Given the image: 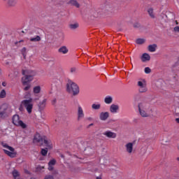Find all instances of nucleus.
Segmentation results:
<instances>
[{
	"instance_id": "49530a36",
	"label": "nucleus",
	"mask_w": 179,
	"mask_h": 179,
	"mask_svg": "<svg viewBox=\"0 0 179 179\" xmlns=\"http://www.w3.org/2000/svg\"><path fill=\"white\" fill-rule=\"evenodd\" d=\"M176 122H178V124H179V118H176Z\"/></svg>"
},
{
	"instance_id": "20e7f679",
	"label": "nucleus",
	"mask_w": 179,
	"mask_h": 179,
	"mask_svg": "<svg viewBox=\"0 0 179 179\" xmlns=\"http://www.w3.org/2000/svg\"><path fill=\"white\" fill-rule=\"evenodd\" d=\"M33 101H34V98H29L22 101V106L26 108L29 114H31V111L33 110Z\"/></svg>"
},
{
	"instance_id": "4c0bfd02",
	"label": "nucleus",
	"mask_w": 179,
	"mask_h": 179,
	"mask_svg": "<svg viewBox=\"0 0 179 179\" xmlns=\"http://www.w3.org/2000/svg\"><path fill=\"white\" fill-rule=\"evenodd\" d=\"M44 179H54V176H52L51 175H47L45 176Z\"/></svg>"
},
{
	"instance_id": "f704fd0d",
	"label": "nucleus",
	"mask_w": 179,
	"mask_h": 179,
	"mask_svg": "<svg viewBox=\"0 0 179 179\" xmlns=\"http://www.w3.org/2000/svg\"><path fill=\"white\" fill-rule=\"evenodd\" d=\"M144 72L145 73H150V72H152V69H150V68L149 67H145L144 69Z\"/></svg>"
},
{
	"instance_id": "9d476101",
	"label": "nucleus",
	"mask_w": 179,
	"mask_h": 179,
	"mask_svg": "<svg viewBox=\"0 0 179 179\" xmlns=\"http://www.w3.org/2000/svg\"><path fill=\"white\" fill-rule=\"evenodd\" d=\"M109 111L111 114H117L120 111V105L113 103L109 107Z\"/></svg>"
},
{
	"instance_id": "cd10ccee",
	"label": "nucleus",
	"mask_w": 179,
	"mask_h": 179,
	"mask_svg": "<svg viewBox=\"0 0 179 179\" xmlns=\"http://www.w3.org/2000/svg\"><path fill=\"white\" fill-rule=\"evenodd\" d=\"M104 103H106V104H111V103H113V98L110 96H106L104 99Z\"/></svg>"
},
{
	"instance_id": "79ce46f5",
	"label": "nucleus",
	"mask_w": 179,
	"mask_h": 179,
	"mask_svg": "<svg viewBox=\"0 0 179 179\" xmlns=\"http://www.w3.org/2000/svg\"><path fill=\"white\" fill-rule=\"evenodd\" d=\"M55 103H57V99H53L52 101V104L54 106V104H55Z\"/></svg>"
},
{
	"instance_id": "bb28decb",
	"label": "nucleus",
	"mask_w": 179,
	"mask_h": 179,
	"mask_svg": "<svg viewBox=\"0 0 179 179\" xmlns=\"http://www.w3.org/2000/svg\"><path fill=\"white\" fill-rule=\"evenodd\" d=\"M148 13L152 19H155V12L153 11V8H148Z\"/></svg>"
},
{
	"instance_id": "6e6552de",
	"label": "nucleus",
	"mask_w": 179,
	"mask_h": 179,
	"mask_svg": "<svg viewBox=\"0 0 179 179\" xmlns=\"http://www.w3.org/2000/svg\"><path fill=\"white\" fill-rule=\"evenodd\" d=\"M33 99L34 101H38V100H40V93H41V87L40 85L35 86L33 88Z\"/></svg>"
},
{
	"instance_id": "7c9ffc66",
	"label": "nucleus",
	"mask_w": 179,
	"mask_h": 179,
	"mask_svg": "<svg viewBox=\"0 0 179 179\" xmlns=\"http://www.w3.org/2000/svg\"><path fill=\"white\" fill-rule=\"evenodd\" d=\"M16 0H8V6H15V5H16Z\"/></svg>"
},
{
	"instance_id": "37998d69",
	"label": "nucleus",
	"mask_w": 179,
	"mask_h": 179,
	"mask_svg": "<svg viewBox=\"0 0 179 179\" xmlns=\"http://www.w3.org/2000/svg\"><path fill=\"white\" fill-rule=\"evenodd\" d=\"M2 86H3V87H6V83L3 82L2 83Z\"/></svg>"
},
{
	"instance_id": "9b49d317",
	"label": "nucleus",
	"mask_w": 179,
	"mask_h": 179,
	"mask_svg": "<svg viewBox=\"0 0 179 179\" xmlns=\"http://www.w3.org/2000/svg\"><path fill=\"white\" fill-rule=\"evenodd\" d=\"M103 135L110 139H115L117 138V133L113 132L110 130L106 131L103 133Z\"/></svg>"
},
{
	"instance_id": "58836bf2",
	"label": "nucleus",
	"mask_w": 179,
	"mask_h": 179,
	"mask_svg": "<svg viewBox=\"0 0 179 179\" xmlns=\"http://www.w3.org/2000/svg\"><path fill=\"white\" fill-rule=\"evenodd\" d=\"M146 152H147V149H146V148H144L141 149V153L142 155H145V153H146Z\"/></svg>"
},
{
	"instance_id": "0eeeda50",
	"label": "nucleus",
	"mask_w": 179,
	"mask_h": 179,
	"mask_svg": "<svg viewBox=\"0 0 179 179\" xmlns=\"http://www.w3.org/2000/svg\"><path fill=\"white\" fill-rule=\"evenodd\" d=\"M134 143L131 142H129L127 143L124 145V151L126 153H127V155H134V152H135V148L134 147Z\"/></svg>"
},
{
	"instance_id": "393cba45",
	"label": "nucleus",
	"mask_w": 179,
	"mask_h": 179,
	"mask_svg": "<svg viewBox=\"0 0 179 179\" xmlns=\"http://www.w3.org/2000/svg\"><path fill=\"white\" fill-rule=\"evenodd\" d=\"M69 27V29H71V30H76V29L79 27V23L74 22V23L70 24Z\"/></svg>"
},
{
	"instance_id": "7ed1b4c3",
	"label": "nucleus",
	"mask_w": 179,
	"mask_h": 179,
	"mask_svg": "<svg viewBox=\"0 0 179 179\" xmlns=\"http://www.w3.org/2000/svg\"><path fill=\"white\" fill-rule=\"evenodd\" d=\"M67 92L73 94V96H77V94H79V87L73 81H69L67 83Z\"/></svg>"
},
{
	"instance_id": "39448f33",
	"label": "nucleus",
	"mask_w": 179,
	"mask_h": 179,
	"mask_svg": "<svg viewBox=\"0 0 179 179\" xmlns=\"http://www.w3.org/2000/svg\"><path fill=\"white\" fill-rule=\"evenodd\" d=\"M13 124H14V125H16V127H20L23 129L27 128V125L24 122H23V121L20 120V118L17 115H13Z\"/></svg>"
},
{
	"instance_id": "c85d7f7f",
	"label": "nucleus",
	"mask_w": 179,
	"mask_h": 179,
	"mask_svg": "<svg viewBox=\"0 0 179 179\" xmlns=\"http://www.w3.org/2000/svg\"><path fill=\"white\" fill-rule=\"evenodd\" d=\"M92 110H100V108H101V104L99 103H93L92 105Z\"/></svg>"
},
{
	"instance_id": "4be33fe9",
	"label": "nucleus",
	"mask_w": 179,
	"mask_h": 179,
	"mask_svg": "<svg viewBox=\"0 0 179 179\" xmlns=\"http://www.w3.org/2000/svg\"><path fill=\"white\" fill-rule=\"evenodd\" d=\"M55 159H52L48 163V170L49 171H52L54 170V166H55Z\"/></svg>"
},
{
	"instance_id": "3c124183",
	"label": "nucleus",
	"mask_w": 179,
	"mask_h": 179,
	"mask_svg": "<svg viewBox=\"0 0 179 179\" xmlns=\"http://www.w3.org/2000/svg\"><path fill=\"white\" fill-rule=\"evenodd\" d=\"M3 1H6V0H3Z\"/></svg>"
},
{
	"instance_id": "dca6fc26",
	"label": "nucleus",
	"mask_w": 179,
	"mask_h": 179,
	"mask_svg": "<svg viewBox=\"0 0 179 179\" xmlns=\"http://www.w3.org/2000/svg\"><path fill=\"white\" fill-rule=\"evenodd\" d=\"M148 110H145V109H138L140 115H141V117L144 118L150 117V113H149Z\"/></svg>"
},
{
	"instance_id": "2eb2a0df",
	"label": "nucleus",
	"mask_w": 179,
	"mask_h": 179,
	"mask_svg": "<svg viewBox=\"0 0 179 179\" xmlns=\"http://www.w3.org/2000/svg\"><path fill=\"white\" fill-rule=\"evenodd\" d=\"M47 106V99H43L42 101H40L38 107L40 110V111H43L44 108Z\"/></svg>"
},
{
	"instance_id": "72a5a7b5",
	"label": "nucleus",
	"mask_w": 179,
	"mask_h": 179,
	"mask_svg": "<svg viewBox=\"0 0 179 179\" xmlns=\"http://www.w3.org/2000/svg\"><path fill=\"white\" fill-rule=\"evenodd\" d=\"M2 108H3L5 110V108H6V105H3L1 107V111H0V117H2V115H3V114H5V110L2 111Z\"/></svg>"
},
{
	"instance_id": "09e8293b",
	"label": "nucleus",
	"mask_w": 179,
	"mask_h": 179,
	"mask_svg": "<svg viewBox=\"0 0 179 179\" xmlns=\"http://www.w3.org/2000/svg\"><path fill=\"white\" fill-rule=\"evenodd\" d=\"M178 162H179V157L177 158Z\"/></svg>"
},
{
	"instance_id": "473e14b6",
	"label": "nucleus",
	"mask_w": 179,
	"mask_h": 179,
	"mask_svg": "<svg viewBox=\"0 0 179 179\" xmlns=\"http://www.w3.org/2000/svg\"><path fill=\"white\" fill-rule=\"evenodd\" d=\"M145 41L143 38H138V39H136V44H144Z\"/></svg>"
},
{
	"instance_id": "1a4fd4ad",
	"label": "nucleus",
	"mask_w": 179,
	"mask_h": 179,
	"mask_svg": "<svg viewBox=\"0 0 179 179\" xmlns=\"http://www.w3.org/2000/svg\"><path fill=\"white\" fill-rule=\"evenodd\" d=\"M77 115L78 121H80V120H83V118H85V112L83 111V108H82L80 105L78 106Z\"/></svg>"
},
{
	"instance_id": "412c9836",
	"label": "nucleus",
	"mask_w": 179,
	"mask_h": 179,
	"mask_svg": "<svg viewBox=\"0 0 179 179\" xmlns=\"http://www.w3.org/2000/svg\"><path fill=\"white\" fill-rule=\"evenodd\" d=\"M173 26H175L173 29V33H179L178 21L175 20L173 22Z\"/></svg>"
},
{
	"instance_id": "a211bd4d",
	"label": "nucleus",
	"mask_w": 179,
	"mask_h": 179,
	"mask_svg": "<svg viewBox=\"0 0 179 179\" xmlns=\"http://www.w3.org/2000/svg\"><path fill=\"white\" fill-rule=\"evenodd\" d=\"M58 52L65 55L66 54H68V52H69V49H68V47L63 45L58 49Z\"/></svg>"
},
{
	"instance_id": "2f4dec72",
	"label": "nucleus",
	"mask_w": 179,
	"mask_h": 179,
	"mask_svg": "<svg viewBox=\"0 0 179 179\" xmlns=\"http://www.w3.org/2000/svg\"><path fill=\"white\" fill-rule=\"evenodd\" d=\"M6 97V91L2 90L0 92V99H5Z\"/></svg>"
},
{
	"instance_id": "6ab92c4d",
	"label": "nucleus",
	"mask_w": 179,
	"mask_h": 179,
	"mask_svg": "<svg viewBox=\"0 0 179 179\" xmlns=\"http://www.w3.org/2000/svg\"><path fill=\"white\" fill-rule=\"evenodd\" d=\"M142 62H148L150 61V55L148 53H143L141 57Z\"/></svg>"
},
{
	"instance_id": "f257e3e1",
	"label": "nucleus",
	"mask_w": 179,
	"mask_h": 179,
	"mask_svg": "<svg viewBox=\"0 0 179 179\" xmlns=\"http://www.w3.org/2000/svg\"><path fill=\"white\" fill-rule=\"evenodd\" d=\"M1 145L3 148V150L5 155H7L8 157L15 158L17 156V152L12 146L8 145L6 143H2Z\"/></svg>"
},
{
	"instance_id": "4468645a",
	"label": "nucleus",
	"mask_w": 179,
	"mask_h": 179,
	"mask_svg": "<svg viewBox=\"0 0 179 179\" xmlns=\"http://www.w3.org/2000/svg\"><path fill=\"white\" fill-rule=\"evenodd\" d=\"M110 117V113L108 112H101L99 113V120L101 121H107Z\"/></svg>"
},
{
	"instance_id": "f3484780",
	"label": "nucleus",
	"mask_w": 179,
	"mask_h": 179,
	"mask_svg": "<svg viewBox=\"0 0 179 179\" xmlns=\"http://www.w3.org/2000/svg\"><path fill=\"white\" fill-rule=\"evenodd\" d=\"M138 110H149L150 106L149 103L146 102H141L138 103Z\"/></svg>"
},
{
	"instance_id": "5701e85b",
	"label": "nucleus",
	"mask_w": 179,
	"mask_h": 179,
	"mask_svg": "<svg viewBox=\"0 0 179 179\" xmlns=\"http://www.w3.org/2000/svg\"><path fill=\"white\" fill-rule=\"evenodd\" d=\"M29 41L31 43H38V41H41V37H40V36H35L30 38Z\"/></svg>"
},
{
	"instance_id": "423d86ee",
	"label": "nucleus",
	"mask_w": 179,
	"mask_h": 179,
	"mask_svg": "<svg viewBox=\"0 0 179 179\" xmlns=\"http://www.w3.org/2000/svg\"><path fill=\"white\" fill-rule=\"evenodd\" d=\"M43 143L47 148L41 150V155L43 156H47V153H48V150H47V149H52V143L51 142V140L44 138Z\"/></svg>"
},
{
	"instance_id": "a18cd8bd",
	"label": "nucleus",
	"mask_w": 179,
	"mask_h": 179,
	"mask_svg": "<svg viewBox=\"0 0 179 179\" xmlns=\"http://www.w3.org/2000/svg\"><path fill=\"white\" fill-rule=\"evenodd\" d=\"M96 179H103V178H101V176H97V177L96 178Z\"/></svg>"
},
{
	"instance_id": "ddd939ff",
	"label": "nucleus",
	"mask_w": 179,
	"mask_h": 179,
	"mask_svg": "<svg viewBox=\"0 0 179 179\" xmlns=\"http://www.w3.org/2000/svg\"><path fill=\"white\" fill-rule=\"evenodd\" d=\"M22 75H28V76H31V78L34 79V76L37 75V73L34 71L25 69L22 70Z\"/></svg>"
},
{
	"instance_id": "c03bdc74",
	"label": "nucleus",
	"mask_w": 179,
	"mask_h": 179,
	"mask_svg": "<svg viewBox=\"0 0 179 179\" xmlns=\"http://www.w3.org/2000/svg\"><path fill=\"white\" fill-rule=\"evenodd\" d=\"M18 43H23V40H21V41H20L18 42H16L15 44H18Z\"/></svg>"
},
{
	"instance_id": "a878e982",
	"label": "nucleus",
	"mask_w": 179,
	"mask_h": 179,
	"mask_svg": "<svg viewBox=\"0 0 179 179\" xmlns=\"http://www.w3.org/2000/svg\"><path fill=\"white\" fill-rule=\"evenodd\" d=\"M156 48H157V45H150L148 46V51H150V52H155V51H156Z\"/></svg>"
},
{
	"instance_id": "b1692460",
	"label": "nucleus",
	"mask_w": 179,
	"mask_h": 179,
	"mask_svg": "<svg viewBox=\"0 0 179 179\" xmlns=\"http://www.w3.org/2000/svg\"><path fill=\"white\" fill-rule=\"evenodd\" d=\"M69 5H71L72 6H76V8H79L80 5L76 0H70L68 1Z\"/></svg>"
},
{
	"instance_id": "f8f14e48",
	"label": "nucleus",
	"mask_w": 179,
	"mask_h": 179,
	"mask_svg": "<svg viewBox=\"0 0 179 179\" xmlns=\"http://www.w3.org/2000/svg\"><path fill=\"white\" fill-rule=\"evenodd\" d=\"M24 76L22 78V83L23 85V86H26V85H27V83H29V82H31V80H33L34 78H32L31 76H29V75H24Z\"/></svg>"
},
{
	"instance_id": "a19ab883",
	"label": "nucleus",
	"mask_w": 179,
	"mask_h": 179,
	"mask_svg": "<svg viewBox=\"0 0 179 179\" xmlns=\"http://www.w3.org/2000/svg\"><path fill=\"white\" fill-rule=\"evenodd\" d=\"M29 96H30V93H27L25 95V99H29Z\"/></svg>"
},
{
	"instance_id": "ea45409f",
	"label": "nucleus",
	"mask_w": 179,
	"mask_h": 179,
	"mask_svg": "<svg viewBox=\"0 0 179 179\" xmlns=\"http://www.w3.org/2000/svg\"><path fill=\"white\" fill-rule=\"evenodd\" d=\"M43 169H44V166H39L37 167L38 171L43 170Z\"/></svg>"
},
{
	"instance_id": "de8ad7c7",
	"label": "nucleus",
	"mask_w": 179,
	"mask_h": 179,
	"mask_svg": "<svg viewBox=\"0 0 179 179\" xmlns=\"http://www.w3.org/2000/svg\"><path fill=\"white\" fill-rule=\"evenodd\" d=\"M87 120L90 121L92 120V117H88Z\"/></svg>"
},
{
	"instance_id": "c756f323",
	"label": "nucleus",
	"mask_w": 179,
	"mask_h": 179,
	"mask_svg": "<svg viewBox=\"0 0 179 179\" xmlns=\"http://www.w3.org/2000/svg\"><path fill=\"white\" fill-rule=\"evenodd\" d=\"M21 53L23 55L24 58H26V55H27V48L25 47L21 49Z\"/></svg>"
},
{
	"instance_id": "aec40b11",
	"label": "nucleus",
	"mask_w": 179,
	"mask_h": 179,
	"mask_svg": "<svg viewBox=\"0 0 179 179\" xmlns=\"http://www.w3.org/2000/svg\"><path fill=\"white\" fill-rule=\"evenodd\" d=\"M41 141H43V137H41V135H40V134L36 133L34 137V143L41 142Z\"/></svg>"
},
{
	"instance_id": "c9c22d12",
	"label": "nucleus",
	"mask_w": 179,
	"mask_h": 179,
	"mask_svg": "<svg viewBox=\"0 0 179 179\" xmlns=\"http://www.w3.org/2000/svg\"><path fill=\"white\" fill-rule=\"evenodd\" d=\"M31 87V85L30 84H27V86L24 88V90L25 92H27L30 88Z\"/></svg>"
},
{
	"instance_id": "8fccbe9b",
	"label": "nucleus",
	"mask_w": 179,
	"mask_h": 179,
	"mask_svg": "<svg viewBox=\"0 0 179 179\" xmlns=\"http://www.w3.org/2000/svg\"><path fill=\"white\" fill-rule=\"evenodd\" d=\"M57 83H59V80H57Z\"/></svg>"
},
{
	"instance_id": "e433bc0d",
	"label": "nucleus",
	"mask_w": 179,
	"mask_h": 179,
	"mask_svg": "<svg viewBox=\"0 0 179 179\" xmlns=\"http://www.w3.org/2000/svg\"><path fill=\"white\" fill-rule=\"evenodd\" d=\"M70 72H71V73H76V68L72 67V68L71 69V70H70Z\"/></svg>"
},
{
	"instance_id": "f03ea898",
	"label": "nucleus",
	"mask_w": 179,
	"mask_h": 179,
	"mask_svg": "<svg viewBox=\"0 0 179 179\" xmlns=\"http://www.w3.org/2000/svg\"><path fill=\"white\" fill-rule=\"evenodd\" d=\"M136 86L138 93H146L148 92V83L145 78H139L137 80Z\"/></svg>"
}]
</instances>
